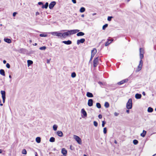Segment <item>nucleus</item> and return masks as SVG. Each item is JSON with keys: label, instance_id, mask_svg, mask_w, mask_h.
Wrapping results in <instances>:
<instances>
[{"label": "nucleus", "instance_id": "1", "mask_svg": "<svg viewBox=\"0 0 156 156\" xmlns=\"http://www.w3.org/2000/svg\"><path fill=\"white\" fill-rule=\"evenodd\" d=\"M140 57V59L139 62V64L138 65L137 69V71L138 72L140 70L142 69L143 66V62L142 59L144 57V50L142 48H140L139 49Z\"/></svg>", "mask_w": 156, "mask_h": 156}, {"label": "nucleus", "instance_id": "2", "mask_svg": "<svg viewBox=\"0 0 156 156\" xmlns=\"http://www.w3.org/2000/svg\"><path fill=\"white\" fill-rule=\"evenodd\" d=\"M126 108L128 109H131L132 107V100L131 99H129L126 105Z\"/></svg>", "mask_w": 156, "mask_h": 156}, {"label": "nucleus", "instance_id": "3", "mask_svg": "<svg viewBox=\"0 0 156 156\" xmlns=\"http://www.w3.org/2000/svg\"><path fill=\"white\" fill-rule=\"evenodd\" d=\"M1 93L2 94V99L3 102L4 103L5 102L6 98L5 92L4 90H1Z\"/></svg>", "mask_w": 156, "mask_h": 156}, {"label": "nucleus", "instance_id": "4", "mask_svg": "<svg viewBox=\"0 0 156 156\" xmlns=\"http://www.w3.org/2000/svg\"><path fill=\"white\" fill-rule=\"evenodd\" d=\"M73 136L74 138H75L78 144H82L81 140L79 136L75 135H74Z\"/></svg>", "mask_w": 156, "mask_h": 156}, {"label": "nucleus", "instance_id": "5", "mask_svg": "<svg viewBox=\"0 0 156 156\" xmlns=\"http://www.w3.org/2000/svg\"><path fill=\"white\" fill-rule=\"evenodd\" d=\"M99 59V57H97L94 59L93 60V66L94 67H96L98 65Z\"/></svg>", "mask_w": 156, "mask_h": 156}, {"label": "nucleus", "instance_id": "6", "mask_svg": "<svg viewBox=\"0 0 156 156\" xmlns=\"http://www.w3.org/2000/svg\"><path fill=\"white\" fill-rule=\"evenodd\" d=\"M96 52L97 50L95 48H94L91 51V55L90 60V62L92 60L93 57H94Z\"/></svg>", "mask_w": 156, "mask_h": 156}, {"label": "nucleus", "instance_id": "7", "mask_svg": "<svg viewBox=\"0 0 156 156\" xmlns=\"http://www.w3.org/2000/svg\"><path fill=\"white\" fill-rule=\"evenodd\" d=\"M67 32H64L63 33H62V37L63 38H66V37L69 36L70 35V34L69 33V30H67Z\"/></svg>", "mask_w": 156, "mask_h": 156}, {"label": "nucleus", "instance_id": "8", "mask_svg": "<svg viewBox=\"0 0 156 156\" xmlns=\"http://www.w3.org/2000/svg\"><path fill=\"white\" fill-rule=\"evenodd\" d=\"M56 2L55 1L52 2L49 5V8L51 9H53L54 6L56 5Z\"/></svg>", "mask_w": 156, "mask_h": 156}, {"label": "nucleus", "instance_id": "9", "mask_svg": "<svg viewBox=\"0 0 156 156\" xmlns=\"http://www.w3.org/2000/svg\"><path fill=\"white\" fill-rule=\"evenodd\" d=\"M69 31V33L70 34V35L73 34H75L78 32H79L80 31L79 30H70Z\"/></svg>", "mask_w": 156, "mask_h": 156}, {"label": "nucleus", "instance_id": "10", "mask_svg": "<svg viewBox=\"0 0 156 156\" xmlns=\"http://www.w3.org/2000/svg\"><path fill=\"white\" fill-rule=\"evenodd\" d=\"M128 81V79H126L124 80H122V81L118 82L117 83V84L119 85H121L124 83H125L127 82Z\"/></svg>", "mask_w": 156, "mask_h": 156}, {"label": "nucleus", "instance_id": "11", "mask_svg": "<svg viewBox=\"0 0 156 156\" xmlns=\"http://www.w3.org/2000/svg\"><path fill=\"white\" fill-rule=\"evenodd\" d=\"M85 41V39L84 38H82L80 40H78L77 41V44H79L80 43H83Z\"/></svg>", "mask_w": 156, "mask_h": 156}, {"label": "nucleus", "instance_id": "12", "mask_svg": "<svg viewBox=\"0 0 156 156\" xmlns=\"http://www.w3.org/2000/svg\"><path fill=\"white\" fill-rule=\"evenodd\" d=\"M61 152L64 156H66L67 153V151L65 148H63L62 149Z\"/></svg>", "mask_w": 156, "mask_h": 156}, {"label": "nucleus", "instance_id": "13", "mask_svg": "<svg viewBox=\"0 0 156 156\" xmlns=\"http://www.w3.org/2000/svg\"><path fill=\"white\" fill-rule=\"evenodd\" d=\"M87 104L89 106H92L93 105V100L92 99H89Z\"/></svg>", "mask_w": 156, "mask_h": 156}, {"label": "nucleus", "instance_id": "14", "mask_svg": "<svg viewBox=\"0 0 156 156\" xmlns=\"http://www.w3.org/2000/svg\"><path fill=\"white\" fill-rule=\"evenodd\" d=\"M108 41L106 42L105 44V46H107L109 45L113 41V39H109L107 40Z\"/></svg>", "mask_w": 156, "mask_h": 156}, {"label": "nucleus", "instance_id": "15", "mask_svg": "<svg viewBox=\"0 0 156 156\" xmlns=\"http://www.w3.org/2000/svg\"><path fill=\"white\" fill-rule=\"evenodd\" d=\"M57 134L60 137H62L63 136L62 132L61 131H58L56 132Z\"/></svg>", "mask_w": 156, "mask_h": 156}, {"label": "nucleus", "instance_id": "16", "mask_svg": "<svg viewBox=\"0 0 156 156\" xmlns=\"http://www.w3.org/2000/svg\"><path fill=\"white\" fill-rule=\"evenodd\" d=\"M62 42L65 44L67 45L70 44H72V42L70 40H68L67 41H63Z\"/></svg>", "mask_w": 156, "mask_h": 156}, {"label": "nucleus", "instance_id": "17", "mask_svg": "<svg viewBox=\"0 0 156 156\" xmlns=\"http://www.w3.org/2000/svg\"><path fill=\"white\" fill-rule=\"evenodd\" d=\"M81 112L83 114L84 117H86L87 116V113L84 108L82 109L81 110Z\"/></svg>", "mask_w": 156, "mask_h": 156}, {"label": "nucleus", "instance_id": "18", "mask_svg": "<svg viewBox=\"0 0 156 156\" xmlns=\"http://www.w3.org/2000/svg\"><path fill=\"white\" fill-rule=\"evenodd\" d=\"M86 96L89 98H92L93 97V94L90 92H87V93Z\"/></svg>", "mask_w": 156, "mask_h": 156}, {"label": "nucleus", "instance_id": "19", "mask_svg": "<svg viewBox=\"0 0 156 156\" xmlns=\"http://www.w3.org/2000/svg\"><path fill=\"white\" fill-rule=\"evenodd\" d=\"M142 95L140 94L137 93L135 94V97L136 99H140Z\"/></svg>", "mask_w": 156, "mask_h": 156}, {"label": "nucleus", "instance_id": "20", "mask_svg": "<svg viewBox=\"0 0 156 156\" xmlns=\"http://www.w3.org/2000/svg\"><path fill=\"white\" fill-rule=\"evenodd\" d=\"M48 5V2H46L45 5H43L42 8L43 9L45 8V9H47Z\"/></svg>", "mask_w": 156, "mask_h": 156}, {"label": "nucleus", "instance_id": "21", "mask_svg": "<svg viewBox=\"0 0 156 156\" xmlns=\"http://www.w3.org/2000/svg\"><path fill=\"white\" fill-rule=\"evenodd\" d=\"M84 33L82 32H78L76 35L77 36H83L84 35Z\"/></svg>", "mask_w": 156, "mask_h": 156}, {"label": "nucleus", "instance_id": "22", "mask_svg": "<svg viewBox=\"0 0 156 156\" xmlns=\"http://www.w3.org/2000/svg\"><path fill=\"white\" fill-rule=\"evenodd\" d=\"M4 41L8 43H10L11 42V40L9 38H4Z\"/></svg>", "mask_w": 156, "mask_h": 156}, {"label": "nucleus", "instance_id": "23", "mask_svg": "<svg viewBox=\"0 0 156 156\" xmlns=\"http://www.w3.org/2000/svg\"><path fill=\"white\" fill-rule=\"evenodd\" d=\"M0 74L1 75L5 76V72L4 70L3 69H1L0 70Z\"/></svg>", "mask_w": 156, "mask_h": 156}, {"label": "nucleus", "instance_id": "24", "mask_svg": "<svg viewBox=\"0 0 156 156\" xmlns=\"http://www.w3.org/2000/svg\"><path fill=\"white\" fill-rule=\"evenodd\" d=\"M146 133H147V132L146 131H145L144 130H143V133L140 134L141 136L143 137H145V136L146 134Z\"/></svg>", "mask_w": 156, "mask_h": 156}, {"label": "nucleus", "instance_id": "25", "mask_svg": "<svg viewBox=\"0 0 156 156\" xmlns=\"http://www.w3.org/2000/svg\"><path fill=\"white\" fill-rule=\"evenodd\" d=\"M56 36L58 37L61 38L62 37V33L57 32V34H56Z\"/></svg>", "mask_w": 156, "mask_h": 156}, {"label": "nucleus", "instance_id": "26", "mask_svg": "<svg viewBox=\"0 0 156 156\" xmlns=\"http://www.w3.org/2000/svg\"><path fill=\"white\" fill-rule=\"evenodd\" d=\"M27 65L28 66H29L32 65L33 63V62L32 61L30 60H28L27 61Z\"/></svg>", "mask_w": 156, "mask_h": 156}, {"label": "nucleus", "instance_id": "27", "mask_svg": "<svg viewBox=\"0 0 156 156\" xmlns=\"http://www.w3.org/2000/svg\"><path fill=\"white\" fill-rule=\"evenodd\" d=\"M153 109L151 107H149L147 109V112H153Z\"/></svg>", "mask_w": 156, "mask_h": 156}, {"label": "nucleus", "instance_id": "28", "mask_svg": "<svg viewBox=\"0 0 156 156\" xmlns=\"http://www.w3.org/2000/svg\"><path fill=\"white\" fill-rule=\"evenodd\" d=\"M36 141L37 143H40L41 141V139L40 137H37L36 139Z\"/></svg>", "mask_w": 156, "mask_h": 156}, {"label": "nucleus", "instance_id": "29", "mask_svg": "<svg viewBox=\"0 0 156 156\" xmlns=\"http://www.w3.org/2000/svg\"><path fill=\"white\" fill-rule=\"evenodd\" d=\"M18 51L20 53H24L25 52V49L22 48L19 50Z\"/></svg>", "mask_w": 156, "mask_h": 156}, {"label": "nucleus", "instance_id": "30", "mask_svg": "<svg viewBox=\"0 0 156 156\" xmlns=\"http://www.w3.org/2000/svg\"><path fill=\"white\" fill-rule=\"evenodd\" d=\"M55 138L54 137H52L50 138L49 141L51 142H53L55 141Z\"/></svg>", "mask_w": 156, "mask_h": 156}, {"label": "nucleus", "instance_id": "31", "mask_svg": "<svg viewBox=\"0 0 156 156\" xmlns=\"http://www.w3.org/2000/svg\"><path fill=\"white\" fill-rule=\"evenodd\" d=\"M85 10V8L83 7H82L80 8V12H84Z\"/></svg>", "mask_w": 156, "mask_h": 156}, {"label": "nucleus", "instance_id": "32", "mask_svg": "<svg viewBox=\"0 0 156 156\" xmlns=\"http://www.w3.org/2000/svg\"><path fill=\"white\" fill-rule=\"evenodd\" d=\"M104 106L106 108H108L109 106V103L108 102H106L105 103Z\"/></svg>", "mask_w": 156, "mask_h": 156}, {"label": "nucleus", "instance_id": "33", "mask_svg": "<svg viewBox=\"0 0 156 156\" xmlns=\"http://www.w3.org/2000/svg\"><path fill=\"white\" fill-rule=\"evenodd\" d=\"M58 126L56 125H54L53 126V129L54 130L56 131L57 129Z\"/></svg>", "mask_w": 156, "mask_h": 156}, {"label": "nucleus", "instance_id": "34", "mask_svg": "<svg viewBox=\"0 0 156 156\" xmlns=\"http://www.w3.org/2000/svg\"><path fill=\"white\" fill-rule=\"evenodd\" d=\"M76 74L75 72H73L71 73V76L72 78H74L76 76Z\"/></svg>", "mask_w": 156, "mask_h": 156}, {"label": "nucleus", "instance_id": "35", "mask_svg": "<svg viewBox=\"0 0 156 156\" xmlns=\"http://www.w3.org/2000/svg\"><path fill=\"white\" fill-rule=\"evenodd\" d=\"M138 142V141L136 140H133V143L134 145H136Z\"/></svg>", "mask_w": 156, "mask_h": 156}, {"label": "nucleus", "instance_id": "36", "mask_svg": "<svg viewBox=\"0 0 156 156\" xmlns=\"http://www.w3.org/2000/svg\"><path fill=\"white\" fill-rule=\"evenodd\" d=\"M96 106L98 108H100L101 107V105L99 103H96Z\"/></svg>", "mask_w": 156, "mask_h": 156}, {"label": "nucleus", "instance_id": "37", "mask_svg": "<svg viewBox=\"0 0 156 156\" xmlns=\"http://www.w3.org/2000/svg\"><path fill=\"white\" fill-rule=\"evenodd\" d=\"M22 153L23 154H27V152L26 150L25 149H23L22 151Z\"/></svg>", "mask_w": 156, "mask_h": 156}, {"label": "nucleus", "instance_id": "38", "mask_svg": "<svg viewBox=\"0 0 156 156\" xmlns=\"http://www.w3.org/2000/svg\"><path fill=\"white\" fill-rule=\"evenodd\" d=\"M108 24H106L104 25H103L102 27L103 30H105V28L108 27Z\"/></svg>", "mask_w": 156, "mask_h": 156}, {"label": "nucleus", "instance_id": "39", "mask_svg": "<svg viewBox=\"0 0 156 156\" xmlns=\"http://www.w3.org/2000/svg\"><path fill=\"white\" fill-rule=\"evenodd\" d=\"M46 48L45 46H43L39 48V49L41 50H45Z\"/></svg>", "mask_w": 156, "mask_h": 156}, {"label": "nucleus", "instance_id": "40", "mask_svg": "<svg viewBox=\"0 0 156 156\" xmlns=\"http://www.w3.org/2000/svg\"><path fill=\"white\" fill-rule=\"evenodd\" d=\"M47 36V34H40V36L41 37H46Z\"/></svg>", "mask_w": 156, "mask_h": 156}, {"label": "nucleus", "instance_id": "41", "mask_svg": "<svg viewBox=\"0 0 156 156\" xmlns=\"http://www.w3.org/2000/svg\"><path fill=\"white\" fill-rule=\"evenodd\" d=\"M94 125L95 127H97L98 125V123L96 121H94Z\"/></svg>", "mask_w": 156, "mask_h": 156}, {"label": "nucleus", "instance_id": "42", "mask_svg": "<svg viewBox=\"0 0 156 156\" xmlns=\"http://www.w3.org/2000/svg\"><path fill=\"white\" fill-rule=\"evenodd\" d=\"M107 128L106 127L104 128L103 132L104 134H106L107 133Z\"/></svg>", "mask_w": 156, "mask_h": 156}, {"label": "nucleus", "instance_id": "43", "mask_svg": "<svg viewBox=\"0 0 156 156\" xmlns=\"http://www.w3.org/2000/svg\"><path fill=\"white\" fill-rule=\"evenodd\" d=\"M56 34H57V32H51V34L53 35H55L56 36Z\"/></svg>", "mask_w": 156, "mask_h": 156}, {"label": "nucleus", "instance_id": "44", "mask_svg": "<svg viewBox=\"0 0 156 156\" xmlns=\"http://www.w3.org/2000/svg\"><path fill=\"white\" fill-rule=\"evenodd\" d=\"M113 18L112 16H108V21H110Z\"/></svg>", "mask_w": 156, "mask_h": 156}, {"label": "nucleus", "instance_id": "45", "mask_svg": "<svg viewBox=\"0 0 156 156\" xmlns=\"http://www.w3.org/2000/svg\"><path fill=\"white\" fill-rule=\"evenodd\" d=\"M106 123V122L105 121H103L102 122V127H104L105 126V124Z\"/></svg>", "mask_w": 156, "mask_h": 156}, {"label": "nucleus", "instance_id": "46", "mask_svg": "<svg viewBox=\"0 0 156 156\" xmlns=\"http://www.w3.org/2000/svg\"><path fill=\"white\" fill-rule=\"evenodd\" d=\"M6 67L8 68H10V65L9 63H7L6 64Z\"/></svg>", "mask_w": 156, "mask_h": 156}, {"label": "nucleus", "instance_id": "47", "mask_svg": "<svg viewBox=\"0 0 156 156\" xmlns=\"http://www.w3.org/2000/svg\"><path fill=\"white\" fill-rule=\"evenodd\" d=\"M114 115L115 116H117L119 115V113L116 112H115L114 113Z\"/></svg>", "mask_w": 156, "mask_h": 156}, {"label": "nucleus", "instance_id": "48", "mask_svg": "<svg viewBox=\"0 0 156 156\" xmlns=\"http://www.w3.org/2000/svg\"><path fill=\"white\" fill-rule=\"evenodd\" d=\"M50 60H51V59L50 58L49 59H48L47 60V63L48 64L49 63Z\"/></svg>", "mask_w": 156, "mask_h": 156}, {"label": "nucleus", "instance_id": "49", "mask_svg": "<svg viewBox=\"0 0 156 156\" xmlns=\"http://www.w3.org/2000/svg\"><path fill=\"white\" fill-rule=\"evenodd\" d=\"M17 12H14L13 13V16L14 17L16 16V15L17 14Z\"/></svg>", "mask_w": 156, "mask_h": 156}, {"label": "nucleus", "instance_id": "50", "mask_svg": "<svg viewBox=\"0 0 156 156\" xmlns=\"http://www.w3.org/2000/svg\"><path fill=\"white\" fill-rule=\"evenodd\" d=\"M38 4L39 5H43V3L42 2H38Z\"/></svg>", "mask_w": 156, "mask_h": 156}, {"label": "nucleus", "instance_id": "51", "mask_svg": "<svg viewBox=\"0 0 156 156\" xmlns=\"http://www.w3.org/2000/svg\"><path fill=\"white\" fill-rule=\"evenodd\" d=\"M98 117L99 119H101L102 118V115L101 114H99Z\"/></svg>", "mask_w": 156, "mask_h": 156}, {"label": "nucleus", "instance_id": "52", "mask_svg": "<svg viewBox=\"0 0 156 156\" xmlns=\"http://www.w3.org/2000/svg\"><path fill=\"white\" fill-rule=\"evenodd\" d=\"M72 2L74 4H75L76 2V0H72Z\"/></svg>", "mask_w": 156, "mask_h": 156}, {"label": "nucleus", "instance_id": "53", "mask_svg": "<svg viewBox=\"0 0 156 156\" xmlns=\"http://www.w3.org/2000/svg\"><path fill=\"white\" fill-rule=\"evenodd\" d=\"M39 13L38 12H36V16H37V15H39Z\"/></svg>", "mask_w": 156, "mask_h": 156}, {"label": "nucleus", "instance_id": "54", "mask_svg": "<svg viewBox=\"0 0 156 156\" xmlns=\"http://www.w3.org/2000/svg\"><path fill=\"white\" fill-rule=\"evenodd\" d=\"M3 62L4 64H5L6 63V61L5 60H4L3 61Z\"/></svg>", "mask_w": 156, "mask_h": 156}, {"label": "nucleus", "instance_id": "55", "mask_svg": "<svg viewBox=\"0 0 156 156\" xmlns=\"http://www.w3.org/2000/svg\"><path fill=\"white\" fill-rule=\"evenodd\" d=\"M98 83L100 84V85H101V84H102V83L100 82V81H99L98 82Z\"/></svg>", "mask_w": 156, "mask_h": 156}, {"label": "nucleus", "instance_id": "56", "mask_svg": "<svg viewBox=\"0 0 156 156\" xmlns=\"http://www.w3.org/2000/svg\"><path fill=\"white\" fill-rule=\"evenodd\" d=\"M126 112L128 113H129V110H127L126 111Z\"/></svg>", "mask_w": 156, "mask_h": 156}, {"label": "nucleus", "instance_id": "57", "mask_svg": "<svg viewBox=\"0 0 156 156\" xmlns=\"http://www.w3.org/2000/svg\"><path fill=\"white\" fill-rule=\"evenodd\" d=\"M142 94L143 95L145 96V93L144 92H143L142 93Z\"/></svg>", "mask_w": 156, "mask_h": 156}, {"label": "nucleus", "instance_id": "58", "mask_svg": "<svg viewBox=\"0 0 156 156\" xmlns=\"http://www.w3.org/2000/svg\"><path fill=\"white\" fill-rule=\"evenodd\" d=\"M84 14H82V15H81V16L82 17H84Z\"/></svg>", "mask_w": 156, "mask_h": 156}, {"label": "nucleus", "instance_id": "59", "mask_svg": "<svg viewBox=\"0 0 156 156\" xmlns=\"http://www.w3.org/2000/svg\"><path fill=\"white\" fill-rule=\"evenodd\" d=\"M2 150L1 149H0V153H2Z\"/></svg>", "mask_w": 156, "mask_h": 156}, {"label": "nucleus", "instance_id": "60", "mask_svg": "<svg viewBox=\"0 0 156 156\" xmlns=\"http://www.w3.org/2000/svg\"><path fill=\"white\" fill-rule=\"evenodd\" d=\"M37 45V43H35L34 44V45H35V46H36V45Z\"/></svg>", "mask_w": 156, "mask_h": 156}, {"label": "nucleus", "instance_id": "61", "mask_svg": "<svg viewBox=\"0 0 156 156\" xmlns=\"http://www.w3.org/2000/svg\"><path fill=\"white\" fill-rule=\"evenodd\" d=\"M9 77L10 78H12L11 76L10 75H9Z\"/></svg>", "mask_w": 156, "mask_h": 156}, {"label": "nucleus", "instance_id": "62", "mask_svg": "<svg viewBox=\"0 0 156 156\" xmlns=\"http://www.w3.org/2000/svg\"><path fill=\"white\" fill-rule=\"evenodd\" d=\"M0 105L1 106H2L3 105V104L1 103H0Z\"/></svg>", "mask_w": 156, "mask_h": 156}, {"label": "nucleus", "instance_id": "63", "mask_svg": "<svg viewBox=\"0 0 156 156\" xmlns=\"http://www.w3.org/2000/svg\"><path fill=\"white\" fill-rule=\"evenodd\" d=\"M152 156H156V154L153 155Z\"/></svg>", "mask_w": 156, "mask_h": 156}, {"label": "nucleus", "instance_id": "64", "mask_svg": "<svg viewBox=\"0 0 156 156\" xmlns=\"http://www.w3.org/2000/svg\"><path fill=\"white\" fill-rule=\"evenodd\" d=\"M83 156H87L85 154H84L83 155Z\"/></svg>", "mask_w": 156, "mask_h": 156}]
</instances>
